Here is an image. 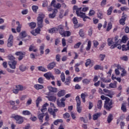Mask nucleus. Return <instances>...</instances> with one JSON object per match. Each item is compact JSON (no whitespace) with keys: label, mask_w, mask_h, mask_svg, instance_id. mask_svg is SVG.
I'll list each match as a JSON object with an SVG mask.
<instances>
[{"label":"nucleus","mask_w":129,"mask_h":129,"mask_svg":"<svg viewBox=\"0 0 129 129\" xmlns=\"http://www.w3.org/2000/svg\"><path fill=\"white\" fill-rule=\"evenodd\" d=\"M44 18L45 15L44 14L40 13L38 15V17L37 18L38 27L35 29L36 34H40L41 29L44 27V24H43V20Z\"/></svg>","instance_id":"obj_1"},{"label":"nucleus","mask_w":129,"mask_h":129,"mask_svg":"<svg viewBox=\"0 0 129 129\" xmlns=\"http://www.w3.org/2000/svg\"><path fill=\"white\" fill-rule=\"evenodd\" d=\"M73 11L76 10V14L77 17H80L82 19H83L84 22H86V19H90L88 16L85 15V13H83L81 11L82 10V7L78 8V6L75 5L73 7Z\"/></svg>","instance_id":"obj_2"},{"label":"nucleus","mask_w":129,"mask_h":129,"mask_svg":"<svg viewBox=\"0 0 129 129\" xmlns=\"http://www.w3.org/2000/svg\"><path fill=\"white\" fill-rule=\"evenodd\" d=\"M101 98L102 100L105 101L104 107L107 109V110H109L110 108L112 107V101L110 100L109 98L105 96L104 95H102Z\"/></svg>","instance_id":"obj_3"},{"label":"nucleus","mask_w":129,"mask_h":129,"mask_svg":"<svg viewBox=\"0 0 129 129\" xmlns=\"http://www.w3.org/2000/svg\"><path fill=\"white\" fill-rule=\"evenodd\" d=\"M127 41V37L126 36H123L121 39H119L117 42L114 44L113 45L111 46L112 48H116L117 49H121V46L119 44V43H125Z\"/></svg>","instance_id":"obj_4"},{"label":"nucleus","mask_w":129,"mask_h":129,"mask_svg":"<svg viewBox=\"0 0 129 129\" xmlns=\"http://www.w3.org/2000/svg\"><path fill=\"white\" fill-rule=\"evenodd\" d=\"M50 105L51 107L48 109V111L50 114L53 115L54 118H55V116H56V114L55 113L58 111V109L55 108V106L53 103H50Z\"/></svg>","instance_id":"obj_5"},{"label":"nucleus","mask_w":129,"mask_h":129,"mask_svg":"<svg viewBox=\"0 0 129 129\" xmlns=\"http://www.w3.org/2000/svg\"><path fill=\"white\" fill-rule=\"evenodd\" d=\"M76 100L77 102V111L79 113H81V111H82V107L80 106L81 105V101H80L79 96L76 97Z\"/></svg>","instance_id":"obj_6"},{"label":"nucleus","mask_w":129,"mask_h":129,"mask_svg":"<svg viewBox=\"0 0 129 129\" xmlns=\"http://www.w3.org/2000/svg\"><path fill=\"white\" fill-rule=\"evenodd\" d=\"M12 117L16 120L17 123L21 124L24 122V118L20 115L13 116Z\"/></svg>","instance_id":"obj_7"},{"label":"nucleus","mask_w":129,"mask_h":129,"mask_svg":"<svg viewBox=\"0 0 129 129\" xmlns=\"http://www.w3.org/2000/svg\"><path fill=\"white\" fill-rule=\"evenodd\" d=\"M66 100V98H62L60 100H57L56 101L57 105L59 106V107H65V101Z\"/></svg>","instance_id":"obj_8"},{"label":"nucleus","mask_w":129,"mask_h":129,"mask_svg":"<svg viewBox=\"0 0 129 129\" xmlns=\"http://www.w3.org/2000/svg\"><path fill=\"white\" fill-rule=\"evenodd\" d=\"M64 31L65 30H64V26L62 25H60L57 27V28H56V32H58L61 36L62 35H65L64 33Z\"/></svg>","instance_id":"obj_9"},{"label":"nucleus","mask_w":129,"mask_h":129,"mask_svg":"<svg viewBox=\"0 0 129 129\" xmlns=\"http://www.w3.org/2000/svg\"><path fill=\"white\" fill-rule=\"evenodd\" d=\"M17 61L16 60H12L11 61H9L8 64L10 67V68H11V69H16V66H17Z\"/></svg>","instance_id":"obj_10"},{"label":"nucleus","mask_w":129,"mask_h":129,"mask_svg":"<svg viewBox=\"0 0 129 129\" xmlns=\"http://www.w3.org/2000/svg\"><path fill=\"white\" fill-rule=\"evenodd\" d=\"M44 77H45V78H46V79L48 80L50 79V78H51L52 80H54V79H55L54 76H53L52 73L51 72L46 73L44 75Z\"/></svg>","instance_id":"obj_11"},{"label":"nucleus","mask_w":129,"mask_h":129,"mask_svg":"<svg viewBox=\"0 0 129 129\" xmlns=\"http://www.w3.org/2000/svg\"><path fill=\"white\" fill-rule=\"evenodd\" d=\"M57 13H58V10L54 9L53 10V12L52 14H49L48 17H49V19H54V18H55V17H56V14H57Z\"/></svg>","instance_id":"obj_12"},{"label":"nucleus","mask_w":129,"mask_h":129,"mask_svg":"<svg viewBox=\"0 0 129 129\" xmlns=\"http://www.w3.org/2000/svg\"><path fill=\"white\" fill-rule=\"evenodd\" d=\"M15 54L17 56H19V57L18 58L19 61H21V60H23V58H24V56H25V54H24V53L21 52H16Z\"/></svg>","instance_id":"obj_13"},{"label":"nucleus","mask_w":129,"mask_h":129,"mask_svg":"<svg viewBox=\"0 0 129 129\" xmlns=\"http://www.w3.org/2000/svg\"><path fill=\"white\" fill-rule=\"evenodd\" d=\"M88 96V94H87V93L86 92H84V93H82L81 94V98H82V101L83 102H84V103H85L86 102V100H85V98L86 97H87Z\"/></svg>","instance_id":"obj_14"},{"label":"nucleus","mask_w":129,"mask_h":129,"mask_svg":"<svg viewBox=\"0 0 129 129\" xmlns=\"http://www.w3.org/2000/svg\"><path fill=\"white\" fill-rule=\"evenodd\" d=\"M56 66V62H52L47 65V69L49 70H52L54 67Z\"/></svg>","instance_id":"obj_15"},{"label":"nucleus","mask_w":129,"mask_h":129,"mask_svg":"<svg viewBox=\"0 0 129 129\" xmlns=\"http://www.w3.org/2000/svg\"><path fill=\"white\" fill-rule=\"evenodd\" d=\"M46 97L49 101H56V99H57V98L55 95L48 96H46Z\"/></svg>","instance_id":"obj_16"},{"label":"nucleus","mask_w":129,"mask_h":129,"mask_svg":"<svg viewBox=\"0 0 129 129\" xmlns=\"http://www.w3.org/2000/svg\"><path fill=\"white\" fill-rule=\"evenodd\" d=\"M34 88L36 90H41L44 88V86L40 84H35L34 85Z\"/></svg>","instance_id":"obj_17"},{"label":"nucleus","mask_w":129,"mask_h":129,"mask_svg":"<svg viewBox=\"0 0 129 129\" xmlns=\"http://www.w3.org/2000/svg\"><path fill=\"white\" fill-rule=\"evenodd\" d=\"M16 25L18 26V27L16 28L17 32L20 33L21 32V29H22V24L20 23L19 21H17Z\"/></svg>","instance_id":"obj_18"},{"label":"nucleus","mask_w":129,"mask_h":129,"mask_svg":"<svg viewBox=\"0 0 129 129\" xmlns=\"http://www.w3.org/2000/svg\"><path fill=\"white\" fill-rule=\"evenodd\" d=\"M19 36L21 39H24V38H26L27 36H28V34H27V32H26V31H23L20 33Z\"/></svg>","instance_id":"obj_19"},{"label":"nucleus","mask_w":129,"mask_h":129,"mask_svg":"<svg viewBox=\"0 0 129 129\" xmlns=\"http://www.w3.org/2000/svg\"><path fill=\"white\" fill-rule=\"evenodd\" d=\"M15 87L18 91H23V90H25V87L21 85H16Z\"/></svg>","instance_id":"obj_20"},{"label":"nucleus","mask_w":129,"mask_h":129,"mask_svg":"<svg viewBox=\"0 0 129 129\" xmlns=\"http://www.w3.org/2000/svg\"><path fill=\"white\" fill-rule=\"evenodd\" d=\"M107 41H108V46H111V49H114V48H112L111 47V46H113V45H114V44H114V42H113V41L112 40V38H108Z\"/></svg>","instance_id":"obj_21"},{"label":"nucleus","mask_w":129,"mask_h":129,"mask_svg":"<svg viewBox=\"0 0 129 129\" xmlns=\"http://www.w3.org/2000/svg\"><path fill=\"white\" fill-rule=\"evenodd\" d=\"M19 69L20 71L24 72V71H26L27 69H28V67L24 64H21L19 66Z\"/></svg>","instance_id":"obj_22"},{"label":"nucleus","mask_w":129,"mask_h":129,"mask_svg":"<svg viewBox=\"0 0 129 129\" xmlns=\"http://www.w3.org/2000/svg\"><path fill=\"white\" fill-rule=\"evenodd\" d=\"M71 82V77L69 76L66 78V81L64 82L65 85H70Z\"/></svg>","instance_id":"obj_23"},{"label":"nucleus","mask_w":129,"mask_h":129,"mask_svg":"<svg viewBox=\"0 0 129 129\" xmlns=\"http://www.w3.org/2000/svg\"><path fill=\"white\" fill-rule=\"evenodd\" d=\"M100 115H101V114L100 113H96L95 114H94L93 115V119L94 120H96L98 119V117H99V116H100Z\"/></svg>","instance_id":"obj_24"},{"label":"nucleus","mask_w":129,"mask_h":129,"mask_svg":"<svg viewBox=\"0 0 129 129\" xmlns=\"http://www.w3.org/2000/svg\"><path fill=\"white\" fill-rule=\"evenodd\" d=\"M97 15V17L98 18V19H100V20H101L103 18V13H102V12L100 11H98Z\"/></svg>","instance_id":"obj_25"},{"label":"nucleus","mask_w":129,"mask_h":129,"mask_svg":"<svg viewBox=\"0 0 129 129\" xmlns=\"http://www.w3.org/2000/svg\"><path fill=\"white\" fill-rule=\"evenodd\" d=\"M47 106H49V104H48L47 103H45L42 106V108L41 109V112H44L45 111H46V110H47Z\"/></svg>","instance_id":"obj_26"},{"label":"nucleus","mask_w":129,"mask_h":129,"mask_svg":"<svg viewBox=\"0 0 129 129\" xmlns=\"http://www.w3.org/2000/svg\"><path fill=\"white\" fill-rule=\"evenodd\" d=\"M65 90H62L58 92L57 96H58V97H61V96H64V95H65Z\"/></svg>","instance_id":"obj_27"},{"label":"nucleus","mask_w":129,"mask_h":129,"mask_svg":"<svg viewBox=\"0 0 129 129\" xmlns=\"http://www.w3.org/2000/svg\"><path fill=\"white\" fill-rule=\"evenodd\" d=\"M48 89L50 92H57V88L52 87L51 86L48 87Z\"/></svg>","instance_id":"obj_28"},{"label":"nucleus","mask_w":129,"mask_h":129,"mask_svg":"<svg viewBox=\"0 0 129 129\" xmlns=\"http://www.w3.org/2000/svg\"><path fill=\"white\" fill-rule=\"evenodd\" d=\"M63 33L64 35H61L62 37H70L71 36V32L69 31H64Z\"/></svg>","instance_id":"obj_29"},{"label":"nucleus","mask_w":129,"mask_h":129,"mask_svg":"<svg viewBox=\"0 0 129 129\" xmlns=\"http://www.w3.org/2000/svg\"><path fill=\"white\" fill-rule=\"evenodd\" d=\"M44 116H45L44 113H41L38 115V117L40 122H43V118H44Z\"/></svg>","instance_id":"obj_30"},{"label":"nucleus","mask_w":129,"mask_h":129,"mask_svg":"<svg viewBox=\"0 0 129 129\" xmlns=\"http://www.w3.org/2000/svg\"><path fill=\"white\" fill-rule=\"evenodd\" d=\"M112 119H113V116H112V114H109L107 118V121L108 123H110L111 122Z\"/></svg>","instance_id":"obj_31"},{"label":"nucleus","mask_w":129,"mask_h":129,"mask_svg":"<svg viewBox=\"0 0 129 129\" xmlns=\"http://www.w3.org/2000/svg\"><path fill=\"white\" fill-rule=\"evenodd\" d=\"M29 27H30L31 29H35L36 28V26H37V24L35 22H31L28 24Z\"/></svg>","instance_id":"obj_32"},{"label":"nucleus","mask_w":129,"mask_h":129,"mask_svg":"<svg viewBox=\"0 0 129 129\" xmlns=\"http://www.w3.org/2000/svg\"><path fill=\"white\" fill-rule=\"evenodd\" d=\"M112 28V24H111V22H109L108 23V26L106 29L107 32H109L110 30H111Z\"/></svg>","instance_id":"obj_33"},{"label":"nucleus","mask_w":129,"mask_h":129,"mask_svg":"<svg viewBox=\"0 0 129 129\" xmlns=\"http://www.w3.org/2000/svg\"><path fill=\"white\" fill-rule=\"evenodd\" d=\"M41 101H42V98L40 97H38L36 101L37 107H39V104Z\"/></svg>","instance_id":"obj_34"},{"label":"nucleus","mask_w":129,"mask_h":129,"mask_svg":"<svg viewBox=\"0 0 129 129\" xmlns=\"http://www.w3.org/2000/svg\"><path fill=\"white\" fill-rule=\"evenodd\" d=\"M97 106L98 109H101V107H102V101L101 100L98 101Z\"/></svg>","instance_id":"obj_35"},{"label":"nucleus","mask_w":129,"mask_h":129,"mask_svg":"<svg viewBox=\"0 0 129 129\" xmlns=\"http://www.w3.org/2000/svg\"><path fill=\"white\" fill-rule=\"evenodd\" d=\"M82 80V77H76L74 79V82H80Z\"/></svg>","instance_id":"obj_36"},{"label":"nucleus","mask_w":129,"mask_h":129,"mask_svg":"<svg viewBox=\"0 0 129 129\" xmlns=\"http://www.w3.org/2000/svg\"><path fill=\"white\" fill-rule=\"evenodd\" d=\"M49 33L53 34L54 33H57V28H53L48 30Z\"/></svg>","instance_id":"obj_37"},{"label":"nucleus","mask_w":129,"mask_h":129,"mask_svg":"<svg viewBox=\"0 0 129 129\" xmlns=\"http://www.w3.org/2000/svg\"><path fill=\"white\" fill-rule=\"evenodd\" d=\"M127 73L126 71L124 69H123L121 71V77H124V76H126Z\"/></svg>","instance_id":"obj_38"},{"label":"nucleus","mask_w":129,"mask_h":129,"mask_svg":"<svg viewBox=\"0 0 129 129\" xmlns=\"http://www.w3.org/2000/svg\"><path fill=\"white\" fill-rule=\"evenodd\" d=\"M116 84H117V82H115L114 83H111L109 86L110 88H116Z\"/></svg>","instance_id":"obj_39"},{"label":"nucleus","mask_w":129,"mask_h":129,"mask_svg":"<svg viewBox=\"0 0 129 129\" xmlns=\"http://www.w3.org/2000/svg\"><path fill=\"white\" fill-rule=\"evenodd\" d=\"M59 122H63V120L61 119H56L53 122V123L55 125H58V124H59Z\"/></svg>","instance_id":"obj_40"},{"label":"nucleus","mask_w":129,"mask_h":129,"mask_svg":"<svg viewBox=\"0 0 129 129\" xmlns=\"http://www.w3.org/2000/svg\"><path fill=\"white\" fill-rule=\"evenodd\" d=\"M32 11L34 12V13H37V11H38L39 7L37 6L33 5L32 6Z\"/></svg>","instance_id":"obj_41"},{"label":"nucleus","mask_w":129,"mask_h":129,"mask_svg":"<svg viewBox=\"0 0 129 129\" xmlns=\"http://www.w3.org/2000/svg\"><path fill=\"white\" fill-rule=\"evenodd\" d=\"M112 10H113V7H110L109 8L108 10H107L108 16H110V15H111V13L112 12Z\"/></svg>","instance_id":"obj_42"},{"label":"nucleus","mask_w":129,"mask_h":129,"mask_svg":"<svg viewBox=\"0 0 129 129\" xmlns=\"http://www.w3.org/2000/svg\"><path fill=\"white\" fill-rule=\"evenodd\" d=\"M38 69L39 71H42V72H47V69L43 67H38Z\"/></svg>","instance_id":"obj_43"},{"label":"nucleus","mask_w":129,"mask_h":129,"mask_svg":"<svg viewBox=\"0 0 129 129\" xmlns=\"http://www.w3.org/2000/svg\"><path fill=\"white\" fill-rule=\"evenodd\" d=\"M22 114H23V115H30L31 114V112L29 110H24L22 112Z\"/></svg>","instance_id":"obj_44"},{"label":"nucleus","mask_w":129,"mask_h":129,"mask_svg":"<svg viewBox=\"0 0 129 129\" xmlns=\"http://www.w3.org/2000/svg\"><path fill=\"white\" fill-rule=\"evenodd\" d=\"M93 46L94 48H97V46L99 45V43L97 40H94L93 41Z\"/></svg>","instance_id":"obj_45"},{"label":"nucleus","mask_w":129,"mask_h":129,"mask_svg":"<svg viewBox=\"0 0 129 129\" xmlns=\"http://www.w3.org/2000/svg\"><path fill=\"white\" fill-rule=\"evenodd\" d=\"M122 16L121 18V19L123 20L124 21H126V19H127V15L124 14V12H123Z\"/></svg>","instance_id":"obj_46"},{"label":"nucleus","mask_w":129,"mask_h":129,"mask_svg":"<svg viewBox=\"0 0 129 129\" xmlns=\"http://www.w3.org/2000/svg\"><path fill=\"white\" fill-rule=\"evenodd\" d=\"M121 109L124 112H125V111H126V107L125 106V103L122 104Z\"/></svg>","instance_id":"obj_47"},{"label":"nucleus","mask_w":129,"mask_h":129,"mask_svg":"<svg viewBox=\"0 0 129 129\" xmlns=\"http://www.w3.org/2000/svg\"><path fill=\"white\" fill-rule=\"evenodd\" d=\"M60 78L62 82H65V74H64V73H61Z\"/></svg>","instance_id":"obj_48"},{"label":"nucleus","mask_w":129,"mask_h":129,"mask_svg":"<svg viewBox=\"0 0 129 129\" xmlns=\"http://www.w3.org/2000/svg\"><path fill=\"white\" fill-rule=\"evenodd\" d=\"M72 21L74 25H77V24H78V20H77V18L76 17L73 18Z\"/></svg>","instance_id":"obj_49"},{"label":"nucleus","mask_w":129,"mask_h":129,"mask_svg":"<svg viewBox=\"0 0 129 129\" xmlns=\"http://www.w3.org/2000/svg\"><path fill=\"white\" fill-rule=\"evenodd\" d=\"M8 41L10 42H14V36L13 35V34L10 35Z\"/></svg>","instance_id":"obj_50"},{"label":"nucleus","mask_w":129,"mask_h":129,"mask_svg":"<svg viewBox=\"0 0 129 129\" xmlns=\"http://www.w3.org/2000/svg\"><path fill=\"white\" fill-rule=\"evenodd\" d=\"M120 59L121 60H122L123 61H127V60H128V58L126 55H124L123 56L120 57Z\"/></svg>","instance_id":"obj_51"},{"label":"nucleus","mask_w":129,"mask_h":129,"mask_svg":"<svg viewBox=\"0 0 129 129\" xmlns=\"http://www.w3.org/2000/svg\"><path fill=\"white\" fill-rule=\"evenodd\" d=\"M14 44V41H8L7 46L9 48H11V47H13V45Z\"/></svg>","instance_id":"obj_52"},{"label":"nucleus","mask_w":129,"mask_h":129,"mask_svg":"<svg viewBox=\"0 0 129 129\" xmlns=\"http://www.w3.org/2000/svg\"><path fill=\"white\" fill-rule=\"evenodd\" d=\"M79 35L82 38H83V37H84V31H83V29L80 30Z\"/></svg>","instance_id":"obj_53"},{"label":"nucleus","mask_w":129,"mask_h":129,"mask_svg":"<svg viewBox=\"0 0 129 129\" xmlns=\"http://www.w3.org/2000/svg\"><path fill=\"white\" fill-rule=\"evenodd\" d=\"M83 83H84V84H89L90 82V80L87 79H85L84 80H83L82 81Z\"/></svg>","instance_id":"obj_54"},{"label":"nucleus","mask_w":129,"mask_h":129,"mask_svg":"<svg viewBox=\"0 0 129 129\" xmlns=\"http://www.w3.org/2000/svg\"><path fill=\"white\" fill-rule=\"evenodd\" d=\"M119 23L120 25H121L122 26H124V25H125V20H123V19H120L119 20Z\"/></svg>","instance_id":"obj_55"},{"label":"nucleus","mask_w":129,"mask_h":129,"mask_svg":"<svg viewBox=\"0 0 129 129\" xmlns=\"http://www.w3.org/2000/svg\"><path fill=\"white\" fill-rule=\"evenodd\" d=\"M122 49H129V41H128L126 45L125 44H123L122 45Z\"/></svg>","instance_id":"obj_56"},{"label":"nucleus","mask_w":129,"mask_h":129,"mask_svg":"<svg viewBox=\"0 0 129 129\" xmlns=\"http://www.w3.org/2000/svg\"><path fill=\"white\" fill-rule=\"evenodd\" d=\"M63 117L64 118H69V117H70V114H69V113L66 112L64 114H63Z\"/></svg>","instance_id":"obj_57"},{"label":"nucleus","mask_w":129,"mask_h":129,"mask_svg":"<svg viewBox=\"0 0 129 129\" xmlns=\"http://www.w3.org/2000/svg\"><path fill=\"white\" fill-rule=\"evenodd\" d=\"M104 58H105V54H100L99 55V58L101 61H103V60H104Z\"/></svg>","instance_id":"obj_58"},{"label":"nucleus","mask_w":129,"mask_h":129,"mask_svg":"<svg viewBox=\"0 0 129 129\" xmlns=\"http://www.w3.org/2000/svg\"><path fill=\"white\" fill-rule=\"evenodd\" d=\"M81 45V42H79L74 45V48L75 49H78V48L80 47Z\"/></svg>","instance_id":"obj_59"},{"label":"nucleus","mask_w":129,"mask_h":129,"mask_svg":"<svg viewBox=\"0 0 129 129\" xmlns=\"http://www.w3.org/2000/svg\"><path fill=\"white\" fill-rule=\"evenodd\" d=\"M91 63V60H90V59H87L86 62L85 63L86 67H88V66H89Z\"/></svg>","instance_id":"obj_60"},{"label":"nucleus","mask_w":129,"mask_h":129,"mask_svg":"<svg viewBox=\"0 0 129 129\" xmlns=\"http://www.w3.org/2000/svg\"><path fill=\"white\" fill-rule=\"evenodd\" d=\"M107 0H102L101 2V7H104L106 5Z\"/></svg>","instance_id":"obj_61"},{"label":"nucleus","mask_w":129,"mask_h":129,"mask_svg":"<svg viewBox=\"0 0 129 129\" xmlns=\"http://www.w3.org/2000/svg\"><path fill=\"white\" fill-rule=\"evenodd\" d=\"M91 48V41L89 40L88 41V44H87L86 49H90Z\"/></svg>","instance_id":"obj_62"},{"label":"nucleus","mask_w":129,"mask_h":129,"mask_svg":"<svg viewBox=\"0 0 129 129\" xmlns=\"http://www.w3.org/2000/svg\"><path fill=\"white\" fill-rule=\"evenodd\" d=\"M94 69L95 70H99V69H101V66L100 65H96L94 67Z\"/></svg>","instance_id":"obj_63"},{"label":"nucleus","mask_w":129,"mask_h":129,"mask_svg":"<svg viewBox=\"0 0 129 129\" xmlns=\"http://www.w3.org/2000/svg\"><path fill=\"white\" fill-rule=\"evenodd\" d=\"M94 15H95V11L94 10H90L89 13V16H93Z\"/></svg>","instance_id":"obj_64"}]
</instances>
